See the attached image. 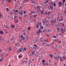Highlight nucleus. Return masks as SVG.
Masks as SVG:
<instances>
[{"instance_id":"nucleus-20","label":"nucleus","mask_w":66,"mask_h":66,"mask_svg":"<svg viewBox=\"0 0 66 66\" xmlns=\"http://www.w3.org/2000/svg\"><path fill=\"white\" fill-rule=\"evenodd\" d=\"M42 23H43V26H44L45 24V21H42Z\"/></svg>"},{"instance_id":"nucleus-44","label":"nucleus","mask_w":66,"mask_h":66,"mask_svg":"<svg viewBox=\"0 0 66 66\" xmlns=\"http://www.w3.org/2000/svg\"><path fill=\"white\" fill-rule=\"evenodd\" d=\"M24 42L25 43H26L27 42V41H26V40L25 39L24 40Z\"/></svg>"},{"instance_id":"nucleus-54","label":"nucleus","mask_w":66,"mask_h":66,"mask_svg":"<svg viewBox=\"0 0 66 66\" xmlns=\"http://www.w3.org/2000/svg\"><path fill=\"white\" fill-rule=\"evenodd\" d=\"M34 6V5H33V4H32L31 6V7H33Z\"/></svg>"},{"instance_id":"nucleus-61","label":"nucleus","mask_w":66,"mask_h":66,"mask_svg":"<svg viewBox=\"0 0 66 66\" xmlns=\"http://www.w3.org/2000/svg\"><path fill=\"white\" fill-rule=\"evenodd\" d=\"M60 20H61V21H63V19H60Z\"/></svg>"},{"instance_id":"nucleus-43","label":"nucleus","mask_w":66,"mask_h":66,"mask_svg":"<svg viewBox=\"0 0 66 66\" xmlns=\"http://www.w3.org/2000/svg\"><path fill=\"white\" fill-rule=\"evenodd\" d=\"M6 10H7V11H9V8H6Z\"/></svg>"},{"instance_id":"nucleus-30","label":"nucleus","mask_w":66,"mask_h":66,"mask_svg":"<svg viewBox=\"0 0 66 66\" xmlns=\"http://www.w3.org/2000/svg\"><path fill=\"white\" fill-rule=\"evenodd\" d=\"M62 59H64V60H66V58H65V57L64 56H63V57H62Z\"/></svg>"},{"instance_id":"nucleus-62","label":"nucleus","mask_w":66,"mask_h":66,"mask_svg":"<svg viewBox=\"0 0 66 66\" xmlns=\"http://www.w3.org/2000/svg\"><path fill=\"white\" fill-rule=\"evenodd\" d=\"M59 18H60V16H58V17L57 18V19H59Z\"/></svg>"},{"instance_id":"nucleus-64","label":"nucleus","mask_w":66,"mask_h":66,"mask_svg":"<svg viewBox=\"0 0 66 66\" xmlns=\"http://www.w3.org/2000/svg\"><path fill=\"white\" fill-rule=\"evenodd\" d=\"M45 5H46V6H48V4H47V3H46V4H45Z\"/></svg>"},{"instance_id":"nucleus-42","label":"nucleus","mask_w":66,"mask_h":66,"mask_svg":"<svg viewBox=\"0 0 66 66\" xmlns=\"http://www.w3.org/2000/svg\"><path fill=\"white\" fill-rule=\"evenodd\" d=\"M27 30H30V28L29 27H28V28Z\"/></svg>"},{"instance_id":"nucleus-5","label":"nucleus","mask_w":66,"mask_h":66,"mask_svg":"<svg viewBox=\"0 0 66 66\" xmlns=\"http://www.w3.org/2000/svg\"><path fill=\"white\" fill-rule=\"evenodd\" d=\"M19 49L18 50V51H19L20 52H21L22 50V48H19Z\"/></svg>"},{"instance_id":"nucleus-13","label":"nucleus","mask_w":66,"mask_h":66,"mask_svg":"<svg viewBox=\"0 0 66 66\" xmlns=\"http://www.w3.org/2000/svg\"><path fill=\"white\" fill-rule=\"evenodd\" d=\"M3 17V16H2V14L0 13V18H1V17Z\"/></svg>"},{"instance_id":"nucleus-39","label":"nucleus","mask_w":66,"mask_h":66,"mask_svg":"<svg viewBox=\"0 0 66 66\" xmlns=\"http://www.w3.org/2000/svg\"><path fill=\"white\" fill-rule=\"evenodd\" d=\"M46 44V42H44V43H43L42 44L43 45H45V44Z\"/></svg>"},{"instance_id":"nucleus-7","label":"nucleus","mask_w":66,"mask_h":66,"mask_svg":"<svg viewBox=\"0 0 66 66\" xmlns=\"http://www.w3.org/2000/svg\"><path fill=\"white\" fill-rule=\"evenodd\" d=\"M9 51H12V48L11 47V46H9Z\"/></svg>"},{"instance_id":"nucleus-36","label":"nucleus","mask_w":66,"mask_h":66,"mask_svg":"<svg viewBox=\"0 0 66 66\" xmlns=\"http://www.w3.org/2000/svg\"><path fill=\"white\" fill-rule=\"evenodd\" d=\"M54 59H56L57 60V57H54Z\"/></svg>"},{"instance_id":"nucleus-32","label":"nucleus","mask_w":66,"mask_h":66,"mask_svg":"<svg viewBox=\"0 0 66 66\" xmlns=\"http://www.w3.org/2000/svg\"><path fill=\"white\" fill-rule=\"evenodd\" d=\"M23 35H26V34H27L26 33V32H24L23 33Z\"/></svg>"},{"instance_id":"nucleus-18","label":"nucleus","mask_w":66,"mask_h":66,"mask_svg":"<svg viewBox=\"0 0 66 66\" xmlns=\"http://www.w3.org/2000/svg\"><path fill=\"white\" fill-rule=\"evenodd\" d=\"M24 2H25L27 3L29 1V0H24Z\"/></svg>"},{"instance_id":"nucleus-48","label":"nucleus","mask_w":66,"mask_h":66,"mask_svg":"<svg viewBox=\"0 0 66 66\" xmlns=\"http://www.w3.org/2000/svg\"><path fill=\"white\" fill-rule=\"evenodd\" d=\"M53 49H57V47H56H56H54Z\"/></svg>"},{"instance_id":"nucleus-35","label":"nucleus","mask_w":66,"mask_h":66,"mask_svg":"<svg viewBox=\"0 0 66 66\" xmlns=\"http://www.w3.org/2000/svg\"><path fill=\"white\" fill-rule=\"evenodd\" d=\"M45 60H42V62H43V63H45Z\"/></svg>"},{"instance_id":"nucleus-27","label":"nucleus","mask_w":66,"mask_h":66,"mask_svg":"<svg viewBox=\"0 0 66 66\" xmlns=\"http://www.w3.org/2000/svg\"><path fill=\"white\" fill-rule=\"evenodd\" d=\"M12 40H14V39H15V38H14L13 37H12Z\"/></svg>"},{"instance_id":"nucleus-53","label":"nucleus","mask_w":66,"mask_h":66,"mask_svg":"<svg viewBox=\"0 0 66 66\" xmlns=\"http://www.w3.org/2000/svg\"><path fill=\"white\" fill-rule=\"evenodd\" d=\"M5 33H9V32H7V31H5Z\"/></svg>"},{"instance_id":"nucleus-17","label":"nucleus","mask_w":66,"mask_h":66,"mask_svg":"<svg viewBox=\"0 0 66 66\" xmlns=\"http://www.w3.org/2000/svg\"><path fill=\"white\" fill-rule=\"evenodd\" d=\"M35 1L34 0L33 2V1H32V2H31V3H32V4H34V3H35Z\"/></svg>"},{"instance_id":"nucleus-28","label":"nucleus","mask_w":66,"mask_h":66,"mask_svg":"<svg viewBox=\"0 0 66 66\" xmlns=\"http://www.w3.org/2000/svg\"><path fill=\"white\" fill-rule=\"evenodd\" d=\"M26 17H27V15H25L23 17L24 18H25Z\"/></svg>"},{"instance_id":"nucleus-3","label":"nucleus","mask_w":66,"mask_h":66,"mask_svg":"<svg viewBox=\"0 0 66 66\" xmlns=\"http://www.w3.org/2000/svg\"><path fill=\"white\" fill-rule=\"evenodd\" d=\"M58 4H59V7H61V6H62V3L61 2H58Z\"/></svg>"},{"instance_id":"nucleus-29","label":"nucleus","mask_w":66,"mask_h":66,"mask_svg":"<svg viewBox=\"0 0 66 66\" xmlns=\"http://www.w3.org/2000/svg\"><path fill=\"white\" fill-rule=\"evenodd\" d=\"M3 60H4V59L2 58L1 59V60H0V61H1V62H2V61H3Z\"/></svg>"},{"instance_id":"nucleus-2","label":"nucleus","mask_w":66,"mask_h":66,"mask_svg":"<svg viewBox=\"0 0 66 66\" xmlns=\"http://www.w3.org/2000/svg\"><path fill=\"white\" fill-rule=\"evenodd\" d=\"M34 47H36L35 48V49H39V47H38V46H37V45L36 44H34Z\"/></svg>"},{"instance_id":"nucleus-4","label":"nucleus","mask_w":66,"mask_h":66,"mask_svg":"<svg viewBox=\"0 0 66 66\" xmlns=\"http://www.w3.org/2000/svg\"><path fill=\"white\" fill-rule=\"evenodd\" d=\"M12 28H14L15 27V26L14 24H12L10 26Z\"/></svg>"},{"instance_id":"nucleus-9","label":"nucleus","mask_w":66,"mask_h":66,"mask_svg":"<svg viewBox=\"0 0 66 66\" xmlns=\"http://www.w3.org/2000/svg\"><path fill=\"white\" fill-rule=\"evenodd\" d=\"M34 16V18L35 19H36V17H37V15H36L35 14L34 15H33Z\"/></svg>"},{"instance_id":"nucleus-56","label":"nucleus","mask_w":66,"mask_h":66,"mask_svg":"<svg viewBox=\"0 0 66 66\" xmlns=\"http://www.w3.org/2000/svg\"><path fill=\"white\" fill-rule=\"evenodd\" d=\"M28 65H30L31 64V62H29L28 63Z\"/></svg>"},{"instance_id":"nucleus-24","label":"nucleus","mask_w":66,"mask_h":66,"mask_svg":"<svg viewBox=\"0 0 66 66\" xmlns=\"http://www.w3.org/2000/svg\"><path fill=\"white\" fill-rule=\"evenodd\" d=\"M23 14L24 15H25L26 14V11H23Z\"/></svg>"},{"instance_id":"nucleus-51","label":"nucleus","mask_w":66,"mask_h":66,"mask_svg":"<svg viewBox=\"0 0 66 66\" xmlns=\"http://www.w3.org/2000/svg\"><path fill=\"white\" fill-rule=\"evenodd\" d=\"M11 0H9V3L11 2Z\"/></svg>"},{"instance_id":"nucleus-46","label":"nucleus","mask_w":66,"mask_h":66,"mask_svg":"<svg viewBox=\"0 0 66 66\" xmlns=\"http://www.w3.org/2000/svg\"><path fill=\"white\" fill-rule=\"evenodd\" d=\"M24 31H26V30H25V29H23V30L22 32L23 33V32H24Z\"/></svg>"},{"instance_id":"nucleus-14","label":"nucleus","mask_w":66,"mask_h":66,"mask_svg":"<svg viewBox=\"0 0 66 66\" xmlns=\"http://www.w3.org/2000/svg\"><path fill=\"white\" fill-rule=\"evenodd\" d=\"M26 37H24V38H23V39H21V40H22V41H23V40H24V39H26Z\"/></svg>"},{"instance_id":"nucleus-16","label":"nucleus","mask_w":66,"mask_h":66,"mask_svg":"<svg viewBox=\"0 0 66 66\" xmlns=\"http://www.w3.org/2000/svg\"><path fill=\"white\" fill-rule=\"evenodd\" d=\"M14 13H16V12L15 10H13V11L11 12L12 14H13Z\"/></svg>"},{"instance_id":"nucleus-49","label":"nucleus","mask_w":66,"mask_h":66,"mask_svg":"<svg viewBox=\"0 0 66 66\" xmlns=\"http://www.w3.org/2000/svg\"><path fill=\"white\" fill-rule=\"evenodd\" d=\"M22 6H20V8H19V9H22Z\"/></svg>"},{"instance_id":"nucleus-22","label":"nucleus","mask_w":66,"mask_h":66,"mask_svg":"<svg viewBox=\"0 0 66 66\" xmlns=\"http://www.w3.org/2000/svg\"><path fill=\"white\" fill-rule=\"evenodd\" d=\"M49 56H50V57H52L53 55L52 54H50L49 55Z\"/></svg>"},{"instance_id":"nucleus-38","label":"nucleus","mask_w":66,"mask_h":66,"mask_svg":"<svg viewBox=\"0 0 66 66\" xmlns=\"http://www.w3.org/2000/svg\"><path fill=\"white\" fill-rule=\"evenodd\" d=\"M53 38H56V37L54 36H53Z\"/></svg>"},{"instance_id":"nucleus-45","label":"nucleus","mask_w":66,"mask_h":66,"mask_svg":"<svg viewBox=\"0 0 66 66\" xmlns=\"http://www.w3.org/2000/svg\"><path fill=\"white\" fill-rule=\"evenodd\" d=\"M40 7V6H37V9H38V7Z\"/></svg>"},{"instance_id":"nucleus-41","label":"nucleus","mask_w":66,"mask_h":66,"mask_svg":"<svg viewBox=\"0 0 66 66\" xmlns=\"http://www.w3.org/2000/svg\"><path fill=\"white\" fill-rule=\"evenodd\" d=\"M45 14L46 15H48V13L47 12H45Z\"/></svg>"},{"instance_id":"nucleus-63","label":"nucleus","mask_w":66,"mask_h":66,"mask_svg":"<svg viewBox=\"0 0 66 66\" xmlns=\"http://www.w3.org/2000/svg\"><path fill=\"white\" fill-rule=\"evenodd\" d=\"M10 64L11 63H9V66H11V65Z\"/></svg>"},{"instance_id":"nucleus-8","label":"nucleus","mask_w":66,"mask_h":66,"mask_svg":"<svg viewBox=\"0 0 66 66\" xmlns=\"http://www.w3.org/2000/svg\"><path fill=\"white\" fill-rule=\"evenodd\" d=\"M23 11H21L20 12V15H21V16H22V15H23Z\"/></svg>"},{"instance_id":"nucleus-50","label":"nucleus","mask_w":66,"mask_h":66,"mask_svg":"<svg viewBox=\"0 0 66 66\" xmlns=\"http://www.w3.org/2000/svg\"><path fill=\"white\" fill-rule=\"evenodd\" d=\"M24 50L25 51H26V50H27V49L26 48H24Z\"/></svg>"},{"instance_id":"nucleus-59","label":"nucleus","mask_w":66,"mask_h":66,"mask_svg":"<svg viewBox=\"0 0 66 66\" xmlns=\"http://www.w3.org/2000/svg\"><path fill=\"white\" fill-rule=\"evenodd\" d=\"M56 22V21H52V22Z\"/></svg>"},{"instance_id":"nucleus-58","label":"nucleus","mask_w":66,"mask_h":66,"mask_svg":"<svg viewBox=\"0 0 66 66\" xmlns=\"http://www.w3.org/2000/svg\"><path fill=\"white\" fill-rule=\"evenodd\" d=\"M59 44H61V42L60 41H59Z\"/></svg>"},{"instance_id":"nucleus-37","label":"nucleus","mask_w":66,"mask_h":66,"mask_svg":"<svg viewBox=\"0 0 66 66\" xmlns=\"http://www.w3.org/2000/svg\"><path fill=\"white\" fill-rule=\"evenodd\" d=\"M50 9L51 10H53V7H51L50 8Z\"/></svg>"},{"instance_id":"nucleus-12","label":"nucleus","mask_w":66,"mask_h":66,"mask_svg":"<svg viewBox=\"0 0 66 66\" xmlns=\"http://www.w3.org/2000/svg\"><path fill=\"white\" fill-rule=\"evenodd\" d=\"M24 38V37H23V35H21V38L23 39Z\"/></svg>"},{"instance_id":"nucleus-31","label":"nucleus","mask_w":66,"mask_h":66,"mask_svg":"<svg viewBox=\"0 0 66 66\" xmlns=\"http://www.w3.org/2000/svg\"><path fill=\"white\" fill-rule=\"evenodd\" d=\"M41 15H43V14L44 13V12L43 11H41Z\"/></svg>"},{"instance_id":"nucleus-57","label":"nucleus","mask_w":66,"mask_h":66,"mask_svg":"<svg viewBox=\"0 0 66 66\" xmlns=\"http://www.w3.org/2000/svg\"><path fill=\"white\" fill-rule=\"evenodd\" d=\"M65 31H66L65 30V29H64L63 30V31L64 32H65Z\"/></svg>"},{"instance_id":"nucleus-19","label":"nucleus","mask_w":66,"mask_h":66,"mask_svg":"<svg viewBox=\"0 0 66 66\" xmlns=\"http://www.w3.org/2000/svg\"><path fill=\"white\" fill-rule=\"evenodd\" d=\"M53 5L54 6H56V4H55V2H54L53 4Z\"/></svg>"},{"instance_id":"nucleus-55","label":"nucleus","mask_w":66,"mask_h":66,"mask_svg":"<svg viewBox=\"0 0 66 66\" xmlns=\"http://www.w3.org/2000/svg\"><path fill=\"white\" fill-rule=\"evenodd\" d=\"M32 14H35V12H34V11L33 12H32Z\"/></svg>"},{"instance_id":"nucleus-47","label":"nucleus","mask_w":66,"mask_h":66,"mask_svg":"<svg viewBox=\"0 0 66 66\" xmlns=\"http://www.w3.org/2000/svg\"><path fill=\"white\" fill-rule=\"evenodd\" d=\"M59 30H60V28H57V29H56L57 31H58Z\"/></svg>"},{"instance_id":"nucleus-1","label":"nucleus","mask_w":66,"mask_h":66,"mask_svg":"<svg viewBox=\"0 0 66 66\" xmlns=\"http://www.w3.org/2000/svg\"><path fill=\"white\" fill-rule=\"evenodd\" d=\"M38 24L40 26L39 29H44V27L42 25V22H40V23H38Z\"/></svg>"},{"instance_id":"nucleus-40","label":"nucleus","mask_w":66,"mask_h":66,"mask_svg":"<svg viewBox=\"0 0 66 66\" xmlns=\"http://www.w3.org/2000/svg\"><path fill=\"white\" fill-rule=\"evenodd\" d=\"M45 2L46 3H48V0H46L45 1Z\"/></svg>"},{"instance_id":"nucleus-23","label":"nucleus","mask_w":66,"mask_h":66,"mask_svg":"<svg viewBox=\"0 0 66 66\" xmlns=\"http://www.w3.org/2000/svg\"><path fill=\"white\" fill-rule=\"evenodd\" d=\"M60 30H61V31L62 32H63V28H61Z\"/></svg>"},{"instance_id":"nucleus-60","label":"nucleus","mask_w":66,"mask_h":66,"mask_svg":"<svg viewBox=\"0 0 66 66\" xmlns=\"http://www.w3.org/2000/svg\"><path fill=\"white\" fill-rule=\"evenodd\" d=\"M15 11L16 12H18V10H16Z\"/></svg>"},{"instance_id":"nucleus-10","label":"nucleus","mask_w":66,"mask_h":66,"mask_svg":"<svg viewBox=\"0 0 66 66\" xmlns=\"http://www.w3.org/2000/svg\"><path fill=\"white\" fill-rule=\"evenodd\" d=\"M31 53L32 54V55H33L34 54H35V51H33Z\"/></svg>"},{"instance_id":"nucleus-25","label":"nucleus","mask_w":66,"mask_h":66,"mask_svg":"<svg viewBox=\"0 0 66 66\" xmlns=\"http://www.w3.org/2000/svg\"><path fill=\"white\" fill-rule=\"evenodd\" d=\"M39 25L38 26V24H37L36 26V27H37L38 28H39Z\"/></svg>"},{"instance_id":"nucleus-52","label":"nucleus","mask_w":66,"mask_h":66,"mask_svg":"<svg viewBox=\"0 0 66 66\" xmlns=\"http://www.w3.org/2000/svg\"><path fill=\"white\" fill-rule=\"evenodd\" d=\"M65 0H63V3H64V2H65Z\"/></svg>"},{"instance_id":"nucleus-15","label":"nucleus","mask_w":66,"mask_h":66,"mask_svg":"<svg viewBox=\"0 0 66 66\" xmlns=\"http://www.w3.org/2000/svg\"><path fill=\"white\" fill-rule=\"evenodd\" d=\"M26 37H24V38H23V39H21V40H22V41H23V40H24V39H26Z\"/></svg>"},{"instance_id":"nucleus-26","label":"nucleus","mask_w":66,"mask_h":66,"mask_svg":"<svg viewBox=\"0 0 66 66\" xmlns=\"http://www.w3.org/2000/svg\"><path fill=\"white\" fill-rule=\"evenodd\" d=\"M53 7V5H50V7Z\"/></svg>"},{"instance_id":"nucleus-34","label":"nucleus","mask_w":66,"mask_h":66,"mask_svg":"<svg viewBox=\"0 0 66 66\" xmlns=\"http://www.w3.org/2000/svg\"><path fill=\"white\" fill-rule=\"evenodd\" d=\"M22 57V56H20V55H19L18 56V57H19V58H20V57Z\"/></svg>"},{"instance_id":"nucleus-6","label":"nucleus","mask_w":66,"mask_h":66,"mask_svg":"<svg viewBox=\"0 0 66 66\" xmlns=\"http://www.w3.org/2000/svg\"><path fill=\"white\" fill-rule=\"evenodd\" d=\"M42 33V31H41V29H39V31L38 32V33Z\"/></svg>"},{"instance_id":"nucleus-21","label":"nucleus","mask_w":66,"mask_h":66,"mask_svg":"<svg viewBox=\"0 0 66 66\" xmlns=\"http://www.w3.org/2000/svg\"><path fill=\"white\" fill-rule=\"evenodd\" d=\"M45 44H46V46H49V44H48L45 43Z\"/></svg>"},{"instance_id":"nucleus-33","label":"nucleus","mask_w":66,"mask_h":66,"mask_svg":"<svg viewBox=\"0 0 66 66\" xmlns=\"http://www.w3.org/2000/svg\"><path fill=\"white\" fill-rule=\"evenodd\" d=\"M48 23H47V24H46V27H48V26H49V25H48Z\"/></svg>"},{"instance_id":"nucleus-11","label":"nucleus","mask_w":66,"mask_h":66,"mask_svg":"<svg viewBox=\"0 0 66 66\" xmlns=\"http://www.w3.org/2000/svg\"><path fill=\"white\" fill-rule=\"evenodd\" d=\"M3 34V32L2 31L0 30V34Z\"/></svg>"}]
</instances>
